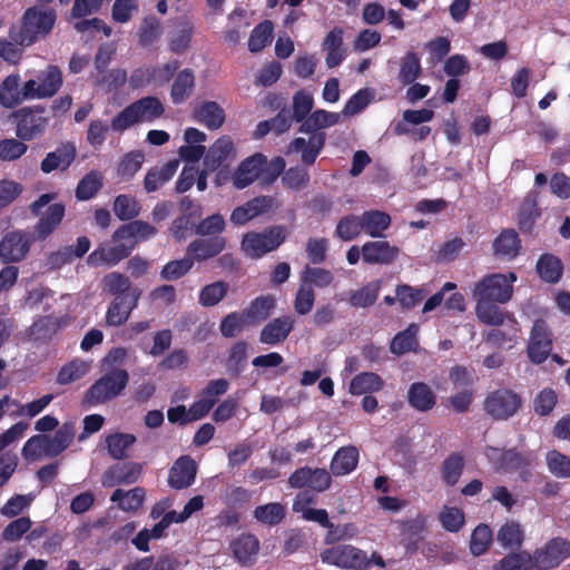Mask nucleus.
Segmentation results:
<instances>
[{
	"mask_svg": "<svg viewBox=\"0 0 570 570\" xmlns=\"http://www.w3.org/2000/svg\"><path fill=\"white\" fill-rule=\"evenodd\" d=\"M178 67V61L171 60L157 66L138 68L131 73L129 83L134 88L144 87L149 83L164 85L170 80Z\"/></svg>",
	"mask_w": 570,
	"mask_h": 570,
	"instance_id": "12",
	"label": "nucleus"
},
{
	"mask_svg": "<svg viewBox=\"0 0 570 570\" xmlns=\"http://www.w3.org/2000/svg\"><path fill=\"white\" fill-rule=\"evenodd\" d=\"M399 248L385 240L366 242L362 246V258L366 264L387 265L399 255Z\"/></svg>",
	"mask_w": 570,
	"mask_h": 570,
	"instance_id": "21",
	"label": "nucleus"
},
{
	"mask_svg": "<svg viewBox=\"0 0 570 570\" xmlns=\"http://www.w3.org/2000/svg\"><path fill=\"white\" fill-rule=\"evenodd\" d=\"M56 21V13L52 10L31 8L26 11L23 24L19 37L14 40L20 46H29L37 39L47 36Z\"/></svg>",
	"mask_w": 570,
	"mask_h": 570,
	"instance_id": "7",
	"label": "nucleus"
},
{
	"mask_svg": "<svg viewBox=\"0 0 570 570\" xmlns=\"http://www.w3.org/2000/svg\"><path fill=\"white\" fill-rule=\"evenodd\" d=\"M75 438V428L70 423H65L55 435H47L49 456L53 458L66 450Z\"/></svg>",
	"mask_w": 570,
	"mask_h": 570,
	"instance_id": "44",
	"label": "nucleus"
},
{
	"mask_svg": "<svg viewBox=\"0 0 570 570\" xmlns=\"http://www.w3.org/2000/svg\"><path fill=\"white\" fill-rule=\"evenodd\" d=\"M56 197L55 193L43 194L30 205L31 213L40 216L36 226V233L39 238L49 236L65 216V206L60 203H52Z\"/></svg>",
	"mask_w": 570,
	"mask_h": 570,
	"instance_id": "6",
	"label": "nucleus"
},
{
	"mask_svg": "<svg viewBox=\"0 0 570 570\" xmlns=\"http://www.w3.org/2000/svg\"><path fill=\"white\" fill-rule=\"evenodd\" d=\"M358 462V451L355 446H344L336 451L331 462L334 475H345L352 472Z\"/></svg>",
	"mask_w": 570,
	"mask_h": 570,
	"instance_id": "37",
	"label": "nucleus"
},
{
	"mask_svg": "<svg viewBox=\"0 0 570 570\" xmlns=\"http://www.w3.org/2000/svg\"><path fill=\"white\" fill-rule=\"evenodd\" d=\"M520 406L519 395L509 390L494 391L484 401V410L497 420H505L512 416Z\"/></svg>",
	"mask_w": 570,
	"mask_h": 570,
	"instance_id": "13",
	"label": "nucleus"
},
{
	"mask_svg": "<svg viewBox=\"0 0 570 570\" xmlns=\"http://www.w3.org/2000/svg\"><path fill=\"white\" fill-rule=\"evenodd\" d=\"M381 288L380 281H373L356 292H353L350 296V303L354 307H366L376 301Z\"/></svg>",
	"mask_w": 570,
	"mask_h": 570,
	"instance_id": "57",
	"label": "nucleus"
},
{
	"mask_svg": "<svg viewBox=\"0 0 570 570\" xmlns=\"http://www.w3.org/2000/svg\"><path fill=\"white\" fill-rule=\"evenodd\" d=\"M77 149L72 144H63L46 155L40 164L42 173L50 174L53 170H66L75 160Z\"/></svg>",
	"mask_w": 570,
	"mask_h": 570,
	"instance_id": "24",
	"label": "nucleus"
},
{
	"mask_svg": "<svg viewBox=\"0 0 570 570\" xmlns=\"http://www.w3.org/2000/svg\"><path fill=\"white\" fill-rule=\"evenodd\" d=\"M492 543V531L487 524H479L471 534L470 551L474 557L483 554Z\"/></svg>",
	"mask_w": 570,
	"mask_h": 570,
	"instance_id": "59",
	"label": "nucleus"
},
{
	"mask_svg": "<svg viewBox=\"0 0 570 570\" xmlns=\"http://www.w3.org/2000/svg\"><path fill=\"white\" fill-rule=\"evenodd\" d=\"M409 404L420 412H428L436 404V395L425 383H413L407 391Z\"/></svg>",
	"mask_w": 570,
	"mask_h": 570,
	"instance_id": "30",
	"label": "nucleus"
},
{
	"mask_svg": "<svg viewBox=\"0 0 570 570\" xmlns=\"http://www.w3.org/2000/svg\"><path fill=\"white\" fill-rule=\"evenodd\" d=\"M570 557V542L563 539H553L533 554V563L540 570L558 567Z\"/></svg>",
	"mask_w": 570,
	"mask_h": 570,
	"instance_id": "15",
	"label": "nucleus"
},
{
	"mask_svg": "<svg viewBox=\"0 0 570 570\" xmlns=\"http://www.w3.org/2000/svg\"><path fill=\"white\" fill-rule=\"evenodd\" d=\"M90 368L91 362L73 360L60 370L57 381L60 384H70L87 375Z\"/></svg>",
	"mask_w": 570,
	"mask_h": 570,
	"instance_id": "45",
	"label": "nucleus"
},
{
	"mask_svg": "<svg viewBox=\"0 0 570 570\" xmlns=\"http://www.w3.org/2000/svg\"><path fill=\"white\" fill-rule=\"evenodd\" d=\"M275 305V298L272 296L258 297L252 302L250 306L244 312L250 322L259 323L266 320Z\"/></svg>",
	"mask_w": 570,
	"mask_h": 570,
	"instance_id": "55",
	"label": "nucleus"
},
{
	"mask_svg": "<svg viewBox=\"0 0 570 570\" xmlns=\"http://www.w3.org/2000/svg\"><path fill=\"white\" fill-rule=\"evenodd\" d=\"M195 87V75L189 69L181 70L175 78L170 97L174 104L179 105L186 101L193 94Z\"/></svg>",
	"mask_w": 570,
	"mask_h": 570,
	"instance_id": "38",
	"label": "nucleus"
},
{
	"mask_svg": "<svg viewBox=\"0 0 570 570\" xmlns=\"http://www.w3.org/2000/svg\"><path fill=\"white\" fill-rule=\"evenodd\" d=\"M228 389L229 382L226 379L210 381L199 394L198 400L190 405L189 414L191 419L198 421L205 417L215 405L217 399L225 394Z\"/></svg>",
	"mask_w": 570,
	"mask_h": 570,
	"instance_id": "14",
	"label": "nucleus"
},
{
	"mask_svg": "<svg viewBox=\"0 0 570 570\" xmlns=\"http://www.w3.org/2000/svg\"><path fill=\"white\" fill-rule=\"evenodd\" d=\"M247 325H250L245 313H230L220 323V333L225 337H234Z\"/></svg>",
	"mask_w": 570,
	"mask_h": 570,
	"instance_id": "63",
	"label": "nucleus"
},
{
	"mask_svg": "<svg viewBox=\"0 0 570 570\" xmlns=\"http://www.w3.org/2000/svg\"><path fill=\"white\" fill-rule=\"evenodd\" d=\"M321 560L342 569L366 570L370 568L366 553L351 544H341L323 550Z\"/></svg>",
	"mask_w": 570,
	"mask_h": 570,
	"instance_id": "8",
	"label": "nucleus"
},
{
	"mask_svg": "<svg viewBox=\"0 0 570 570\" xmlns=\"http://www.w3.org/2000/svg\"><path fill=\"white\" fill-rule=\"evenodd\" d=\"M324 145V137L320 134H313L305 139L303 137H298L292 141L288 147L289 153H302L303 163L309 165L313 164L316 159L320 150Z\"/></svg>",
	"mask_w": 570,
	"mask_h": 570,
	"instance_id": "33",
	"label": "nucleus"
},
{
	"mask_svg": "<svg viewBox=\"0 0 570 570\" xmlns=\"http://www.w3.org/2000/svg\"><path fill=\"white\" fill-rule=\"evenodd\" d=\"M140 474L141 465L139 463L129 462L115 464L104 472L101 476V484L105 488H114L119 484H131L139 479Z\"/></svg>",
	"mask_w": 570,
	"mask_h": 570,
	"instance_id": "19",
	"label": "nucleus"
},
{
	"mask_svg": "<svg viewBox=\"0 0 570 570\" xmlns=\"http://www.w3.org/2000/svg\"><path fill=\"white\" fill-rule=\"evenodd\" d=\"M362 232L361 215H347L338 220L335 235L344 242H350L355 239Z\"/></svg>",
	"mask_w": 570,
	"mask_h": 570,
	"instance_id": "49",
	"label": "nucleus"
},
{
	"mask_svg": "<svg viewBox=\"0 0 570 570\" xmlns=\"http://www.w3.org/2000/svg\"><path fill=\"white\" fill-rule=\"evenodd\" d=\"M63 77L57 66L49 65L37 79L24 82V94L33 99H45L55 96L62 86Z\"/></svg>",
	"mask_w": 570,
	"mask_h": 570,
	"instance_id": "9",
	"label": "nucleus"
},
{
	"mask_svg": "<svg viewBox=\"0 0 570 570\" xmlns=\"http://www.w3.org/2000/svg\"><path fill=\"white\" fill-rule=\"evenodd\" d=\"M163 33L160 21L155 17H147L142 20L138 31L140 46L149 47L157 42Z\"/></svg>",
	"mask_w": 570,
	"mask_h": 570,
	"instance_id": "51",
	"label": "nucleus"
},
{
	"mask_svg": "<svg viewBox=\"0 0 570 570\" xmlns=\"http://www.w3.org/2000/svg\"><path fill=\"white\" fill-rule=\"evenodd\" d=\"M273 23L268 20L256 26L248 39L249 50L252 52H258L269 45L273 37Z\"/></svg>",
	"mask_w": 570,
	"mask_h": 570,
	"instance_id": "53",
	"label": "nucleus"
},
{
	"mask_svg": "<svg viewBox=\"0 0 570 570\" xmlns=\"http://www.w3.org/2000/svg\"><path fill=\"white\" fill-rule=\"evenodd\" d=\"M475 301V315L478 320L487 325L499 326L504 323V314L498 306L499 303L484 299Z\"/></svg>",
	"mask_w": 570,
	"mask_h": 570,
	"instance_id": "40",
	"label": "nucleus"
},
{
	"mask_svg": "<svg viewBox=\"0 0 570 570\" xmlns=\"http://www.w3.org/2000/svg\"><path fill=\"white\" fill-rule=\"evenodd\" d=\"M419 327L411 324L405 331L397 334L391 343V352L397 355L413 351L417 346L416 334Z\"/></svg>",
	"mask_w": 570,
	"mask_h": 570,
	"instance_id": "52",
	"label": "nucleus"
},
{
	"mask_svg": "<svg viewBox=\"0 0 570 570\" xmlns=\"http://www.w3.org/2000/svg\"><path fill=\"white\" fill-rule=\"evenodd\" d=\"M343 33V29L334 28L327 33L322 43V49L326 52L325 62L328 68L338 66L345 58Z\"/></svg>",
	"mask_w": 570,
	"mask_h": 570,
	"instance_id": "28",
	"label": "nucleus"
},
{
	"mask_svg": "<svg viewBox=\"0 0 570 570\" xmlns=\"http://www.w3.org/2000/svg\"><path fill=\"white\" fill-rule=\"evenodd\" d=\"M341 121V114L317 109L312 112L303 122V129L315 131L337 125Z\"/></svg>",
	"mask_w": 570,
	"mask_h": 570,
	"instance_id": "43",
	"label": "nucleus"
},
{
	"mask_svg": "<svg viewBox=\"0 0 570 570\" xmlns=\"http://www.w3.org/2000/svg\"><path fill=\"white\" fill-rule=\"evenodd\" d=\"M285 508L281 503H267L258 505L254 510V517L264 524H276L283 520Z\"/></svg>",
	"mask_w": 570,
	"mask_h": 570,
	"instance_id": "64",
	"label": "nucleus"
},
{
	"mask_svg": "<svg viewBox=\"0 0 570 570\" xmlns=\"http://www.w3.org/2000/svg\"><path fill=\"white\" fill-rule=\"evenodd\" d=\"M294 326L291 316H281L267 323L259 334V341L267 345H277L285 341Z\"/></svg>",
	"mask_w": 570,
	"mask_h": 570,
	"instance_id": "25",
	"label": "nucleus"
},
{
	"mask_svg": "<svg viewBox=\"0 0 570 570\" xmlns=\"http://www.w3.org/2000/svg\"><path fill=\"white\" fill-rule=\"evenodd\" d=\"M31 246V237L22 230L6 233L0 239V259L3 263H19L23 261Z\"/></svg>",
	"mask_w": 570,
	"mask_h": 570,
	"instance_id": "11",
	"label": "nucleus"
},
{
	"mask_svg": "<svg viewBox=\"0 0 570 570\" xmlns=\"http://www.w3.org/2000/svg\"><path fill=\"white\" fill-rule=\"evenodd\" d=\"M135 307L136 299H130L126 295L116 296L107 308L106 324L115 327L125 324Z\"/></svg>",
	"mask_w": 570,
	"mask_h": 570,
	"instance_id": "32",
	"label": "nucleus"
},
{
	"mask_svg": "<svg viewBox=\"0 0 570 570\" xmlns=\"http://www.w3.org/2000/svg\"><path fill=\"white\" fill-rule=\"evenodd\" d=\"M178 159H171L161 167H155L148 170L144 179V187L148 193L156 191L167 183L177 171Z\"/></svg>",
	"mask_w": 570,
	"mask_h": 570,
	"instance_id": "35",
	"label": "nucleus"
},
{
	"mask_svg": "<svg viewBox=\"0 0 570 570\" xmlns=\"http://www.w3.org/2000/svg\"><path fill=\"white\" fill-rule=\"evenodd\" d=\"M551 351V337L547 324L539 320L534 323L528 346L529 357L534 363H542Z\"/></svg>",
	"mask_w": 570,
	"mask_h": 570,
	"instance_id": "18",
	"label": "nucleus"
},
{
	"mask_svg": "<svg viewBox=\"0 0 570 570\" xmlns=\"http://www.w3.org/2000/svg\"><path fill=\"white\" fill-rule=\"evenodd\" d=\"M24 100H31L24 94V85L20 88V78L17 75L7 77L0 86V105L12 108Z\"/></svg>",
	"mask_w": 570,
	"mask_h": 570,
	"instance_id": "29",
	"label": "nucleus"
},
{
	"mask_svg": "<svg viewBox=\"0 0 570 570\" xmlns=\"http://www.w3.org/2000/svg\"><path fill=\"white\" fill-rule=\"evenodd\" d=\"M539 216L540 210L538 208V196L531 193L523 199L519 209L518 220L520 227L523 229H530Z\"/></svg>",
	"mask_w": 570,
	"mask_h": 570,
	"instance_id": "54",
	"label": "nucleus"
},
{
	"mask_svg": "<svg viewBox=\"0 0 570 570\" xmlns=\"http://www.w3.org/2000/svg\"><path fill=\"white\" fill-rule=\"evenodd\" d=\"M487 456L493 461L498 468L504 470H514L520 466L522 460L520 455L510 450V451H501L495 448H490L487 450Z\"/></svg>",
	"mask_w": 570,
	"mask_h": 570,
	"instance_id": "62",
	"label": "nucleus"
},
{
	"mask_svg": "<svg viewBox=\"0 0 570 570\" xmlns=\"http://www.w3.org/2000/svg\"><path fill=\"white\" fill-rule=\"evenodd\" d=\"M498 541L504 548L520 547L523 541V531L520 524L513 521L503 524L498 532Z\"/></svg>",
	"mask_w": 570,
	"mask_h": 570,
	"instance_id": "61",
	"label": "nucleus"
},
{
	"mask_svg": "<svg viewBox=\"0 0 570 570\" xmlns=\"http://www.w3.org/2000/svg\"><path fill=\"white\" fill-rule=\"evenodd\" d=\"M235 157L236 149L233 140L227 136H223L209 147L204 159V166L208 170L213 171L223 163L234 160Z\"/></svg>",
	"mask_w": 570,
	"mask_h": 570,
	"instance_id": "23",
	"label": "nucleus"
},
{
	"mask_svg": "<svg viewBox=\"0 0 570 570\" xmlns=\"http://www.w3.org/2000/svg\"><path fill=\"white\" fill-rule=\"evenodd\" d=\"M105 374L97 380L85 393L83 401L90 405H99L117 397L126 389L129 375L122 368L105 370Z\"/></svg>",
	"mask_w": 570,
	"mask_h": 570,
	"instance_id": "4",
	"label": "nucleus"
},
{
	"mask_svg": "<svg viewBox=\"0 0 570 570\" xmlns=\"http://www.w3.org/2000/svg\"><path fill=\"white\" fill-rule=\"evenodd\" d=\"M515 282L517 275L513 272L487 275L474 284L472 297L505 304L512 298Z\"/></svg>",
	"mask_w": 570,
	"mask_h": 570,
	"instance_id": "2",
	"label": "nucleus"
},
{
	"mask_svg": "<svg viewBox=\"0 0 570 570\" xmlns=\"http://www.w3.org/2000/svg\"><path fill=\"white\" fill-rule=\"evenodd\" d=\"M228 284L222 281L204 286L199 292V304L203 306H214L218 304L227 294Z\"/></svg>",
	"mask_w": 570,
	"mask_h": 570,
	"instance_id": "58",
	"label": "nucleus"
},
{
	"mask_svg": "<svg viewBox=\"0 0 570 570\" xmlns=\"http://www.w3.org/2000/svg\"><path fill=\"white\" fill-rule=\"evenodd\" d=\"M533 559L527 552L511 553L493 566V570H530Z\"/></svg>",
	"mask_w": 570,
	"mask_h": 570,
	"instance_id": "60",
	"label": "nucleus"
},
{
	"mask_svg": "<svg viewBox=\"0 0 570 570\" xmlns=\"http://www.w3.org/2000/svg\"><path fill=\"white\" fill-rule=\"evenodd\" d=\"M145 498V489L136 487L130 490L116 489L110 497V501L117 503L124 512L136 513L144 505Z\"/></svg>",
	"mask_w": 570,
	"mask_h": 570,
	"instance_id": "27",
	"label": "nucleus"
},
{
	"mask_svg": "<svg viewBox=\"0 0 570 570\" xmlns=\"http://www.w3.org/2000/svg\"><path fill=\"white\" fill-rule=\"evenodd\" d=\"M537 269L542 279L549 283H556L562 275V264L553 255H542L537 263Z\"/></svg>",
	"mask_w": 570,
	"mask_h": 570,
	"instance_id": "48",
	"label": "nucleus"
},
{
	"mask_svg": "<svg viewBox=\"0 0 570 570\" xmlns=\"http://www.w3.org/2000/svg\"><path fill=\"white\" fill-rule=\"evenodd\" d=\"M363 232L373 237H383L391 225V217L381 210H366L361 215Z\"/></svg>",
	"mask_w": 570,
	"mask_h": 570,
	"instance_id": "34",
	"label": "nucleus"
},
{
	"mask_svg": "<svg viewBox=\"0 0 570 570\" xmlns=\"http://www.w3.org/2000/svg\"><path fill=\"white\" fill-rule=\"evenodd\" d=\"M144 160L145 154L141 150L127 153L118 164V175L124 179L132 178L140 170Z\"/></svg>",
	"mask_w": 570,
	"mask_h": 570,
	"instance_id": "50",
	"label": "nucleus"
},
{
	"mask_svg": "<svg viewBox=\"0 0 570 570\" xmlns=\"http://www.w3.org/2000/svg\"><path fill=\"white\" fill-rule=\"evenodd\" d=\"M195 117L199 122L205 124L210 129L219 128L225 121L223 108L214 101L202 104L195 110Z\"/></svg>",
	"mask_w": 570,
	"mask_h": 570,
	"instance_id": "41",
	"label": "nucleus"
},
{
	"mask_svg": "<svg viewBox=\"0 0 570 570\" xmlns=\"http://www.w3.org/2000/svg\"><path fill=\"white\" fill-rule=\"evenodd\" d=\"M266 164V157L262 154H255L242 160L236 169L230 174V183L236 189H244L256 181L263 174V166Z\"/></svg>",
	"mask_w": 570,
	"mask_h": 570,
	"instance_id": "16",
	"label": "nucleus"
},
{
	"mask_svg": "<svg viewBox=\"0 0 570 570\" xmlns=\"http://www.w3.org/2000/svg\"><path fill=\"white\" fill-rule=\"evenodd\" d=\"M383 380L373 372H363L354 376L350 383L348 392L353 395L377 392L383 389Z\"/></svg>",
	"mask_w": 570,
	"mask_h": 570,
	"instance_id": "39",
	"label": "nucleus"
},
{
	"mask_svg": "<svg viewBox=\"0 0 570 570\" xmlns=\"http://www.w3.org/2000/svg\"><path fill=\"white\" fill-rule=\"evenodd\" d=\"M135 243L130 235L122 233V226L119 227L111 237L109 244H100L87 258V264L91 267L115 266L120 261L129 256L135 248Z\"/></svg>",
	"mask_w": 570,
	"mask_h": 570,
	"instance_id": "3",
	"label": "nucleus"
},
{
	"mask_svg": "<svg viewBox=\"0 0 570 570\" xmlns=\"http://www.w3.org/2000/svg\"><path fill=\"white\" fill-rule=\"evenodd\" d=\"M17 119L16 134L22 140H32L40 137L49 124V118L42 110L22 108L14 112Z\"/></svg>",
	"mask_w": 570,
	"mask_h": 570,
	"instance_id": "10",
	"label": "nucleus"
},
{
	"mask_svg": "<svg viewBox=\"0 0 570 570\" xmlns=\"http://www.w3.org/2000/svg\"><path fill=\"white\" fill-rule=\"evenodd\" d=\"M273 205V199L268 196H258L247 203L237 206L230 214V223L236 226H243L249 220L267 212Z\"/></svg>",
	"mask_w": 570,
	"mask_h": 570,
	"instance_id": "20",
	"label": "nucleus"
},
{
	"mask_svg": "<svg viewBox=\"0 0 570 570\" xmlns=\"http://www.w3.org/2000/svg\"><path fill=\"white\" fill-rule=\"evenodd\" d=\"M287 232L283 226H273L263 232L244 234L240 248L249 258H261L277 249L286 239Z\"/></svg>",
	"mask_w": 570,
	"mask_h": 570,
	"instance_id": "5",
	"label": "nucleus"
},
{
	"mask_svg": "<svg viewBox=\"0 0 570 570\" xmlns=\"http://www.w3.org/2000/svg\"><path fill=\"white\" fill-rule=\"evenodd\" d=\"M236 560L243 566L252 564L259 551V541L253 534H242L232 542Z\"/></svg>",
	"mask_w": 570,
	"mask_h": 570,
	"instance_id": "31",
	"label": "nucleus"
},
{
	"mask_svg": "<svg viewBox=\"0 0 570 570\" xmlns=\"http://www.w3.org/2000/svg\"><path fill=\"white\" fill-rule=\"evenodd\" d=\"M102 174L97 170L89 171L76 188V197L79 200H88L92 198L102 186Z\"/></svg>",
	"mask_w": 570,
	"mask_h": 570,
	"instance_id": "47",
	"label": "nucleus"
},
{
	"mask_svg": "<svg viewBox=\"0 0 570 570\" xmlns=\"http://www.w3.org/2000/svg\"><path fill=\"white\" fill-rule=\"evenodd\" d=\"M494 255L505 259L514 258L521 249V240L513 229H504L493 242Z\"/></svg>",
	"mask_w": 570,
	"mask_h": 570,
	"instance_id": "36",
	"label": "nucleus"
},
{
	"mask_svg": "<svg viewBox=\"0 0 570 570\" xmlns=\"http://www.w3.org/2000/svg\"><path fill=\"white\" fill-rule=\"evenodd\" d=\"M226 246V239L220 236L196 239L187 247V254L194 261H207L220 254Z\"/></svg>",
	"mask_w": 570,
	"mask_h": 570,
	"instance_id": "26",
	"label": "nucleus"
},
{
	"mask_svg": "<svg viewBox=\"0 0 570 570\" xmlns=\"http://www.w3.org/2000/svg\"><path fill=\"white\" fill-rule=\"evenodd\" d=\"M136 442V436L129 433H114L106 438V448L115 460L126 458L127 450Z\"/></svg>",
	"mask_w": 570,
	"mask_h": 570,
	"instance_id": "42",
	"label": "nucleus"
},
{
	"mask_svg": "<svg viewBox=\"0 0 570 570\" xmlns=\"http://www.w3.org/2000/svg\"><path fill=\"white\" fill-rule=\"evenodd\" d=\"M164 114L165 107L159 98L154 96L142 97L115 116L111 120V128L115 131L122 132L138 124H151L161 118Z\"/></svg>",
	"mask_w": 570,
	"mask_h": 570,
	"instance_id": "1",
	"label": "nucleus"
},
{
	"mask_svg": "<svg viewBox=\"0 0 570 570\" xmlns=\"http://www.w3.org/2000/svg\"><path fill=\"white\" fill-rule=\"evenodd\" d=\"M292 488L308 487L314 491L323 492L331 485V476L324 469L302 468L296 470L288 479Z\"/></svg>",
	"mask_w": 570,
	"mask_h": 570,
	"instance_id": "17",
	"label": "nucleus"
},
{
	"mask_svg": "<svg viewBox=\"0 0 570 570\" xmlns=\"http://www.w3.org/2000/svg\"><path fill=\"white\" fill-rule=\"evenodd\" d=\"M47 435L39 434L30 438L22 448V456L27 461H39L49 456Z\"/></svg>",
	"mask_w": 570,
	"mask_h": 570,
	"instance_id": "56",
	"label": "nucleus"
},
{
	"mask_svg": "<svg viewBox=\"0 0 570 570\" xmlns=\"http://www.w3.org/2000/svg\"><path fill=\"white\" fill-rule=\"evenodd\" d=\"M546 464L553 476L558 479L570 478V456L557 450H550L546 454Z\"/></svg>",
	"mask_w": 570,
	"mask_h": 570,
	"instance_id": "46",
	"label": "nucleus"
},
{
	"mask_svg": "<svg viewBox=\"0 0 570 570\" xmlns=\"http://www.w3.org/2000/svg\"><path fill=\"white\" fill-rule=\"evenodd\" d=\"M196 472V462L190 456H181L171 466L168 483L176 490L189 488L195 482Z\"/></svg>",
	"mask_w": 570,
	"mask_h": 570,
	"instance_id": "22",
	"label": "nucleus"
}]
</instances>
